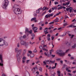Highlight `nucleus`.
<instances>
[{
    "label": "nucleus",
    "instance_id": "nucleus-1",
    "mask_svg": "<svg viewBox=\"0 0 76 76\" xmlns=\"http://www.w3.org/2000/svg\"><path fill=\"white\" fill-rule=\"evenodd\" d=\"M22 51V49L19 50V48H16L15 49V52L16 53V57L17 58L18 61H19L20 58H21V53Z\"/></svg>",
    "mask_w": 76,
    "mask_h": 76
},
{
    "label": "nucleus",
    "instance_id": "nucleus-2",
    "mask_svg": "<svg viewBox=\"0 0 76 76\" xmlns=\"http://www.w3.org/2000/svg\"><path fill=\"white\" fill-rule=\"evenodd\" d=\"M18 5L16 4L14 5L13 7V12L16 15H20L22 13L23 11L20 10L19 8H15L16 7H18Z\"/></svg>",
    "mask_w": 76,
    "mask_h": 76
},
{
    "label": "nucleus",
    "instance_id": "nucleus-3",
    "mask_svg": "<svg viewBox=\"0 0 76 76\" xmlns=\"http://www.w3.org/2000/svg\"><path fill=\"white\" fill-rule=\"evenodd\" d=\"M4 45L7 46L8 43L5 40L2 38H0V47H3Z\"/></svg>",
    "mask_w": 76,
    "mask_h": 76
},
{
    "label": "nucleus",
    "instance_id": "nucleus-4",
    "mask_svg": "<svg viewBox=\"0 0 76 76\" xmlns=\"http://www.w3.org/2000/svg\"><path fill=\"white\" fill-rule=\"evenodd\" d=\"M9 1L7 0H4V3L2 4L3 8L4 9H6L7 6L9 5Z\"/></svg>",
    "mask_w": 76,
    "mask_h": 76
},
{
    "label": "nucleus",
    "instance_id": "nucleus-5",
    "mask_svg": "<svg viewBox=\"0 0 76 76\" xmlns=\"http://www.w3.org/2000/svg\"><path fill=\"white\" fill-rule=\"evenodd\" d=\"M2 55H0V60H1V62L0 63V66H3V61L2 60Z\"/></svg>",
    "mask_w": 76,
    "mask_h": 76
},
{
    "label": "nucleus",
    "instance_id": "nucleus-6",
    "mask_svg": "<svg viewBox=\"0 0 76 76\" xmlns=\"http://www.w3.org/2000/svg\"><path fill=\"white\" fill-rule=\"evenodd\" d=\"M26 43V41L24 40H22L20 41V44L21 45H25Z\"/></svg>",
    "mask_w": 76,
    "mask_h": 76
},
{
    "label": "nucleus",
    "instance_id": "nucleus-7",
    "mask_svg": "<svg viewBox=\"0 0 76 76\" xmlns=\"http://www.w3.org/2000/svg\"><path fill=\"white\" fill-rule=\"evenodd\" d=\"M25 33L26 34V33L27 32L28 33H29V34H31L32 32V31L31 30H30V31H28V29L27 28H26L25 30Z\"/></svg>",
    "mask_w": 76,
    "mask_h": 76
},
{
    "label": "nucleus",
    "instance_id": "nucleus-8",
    "mask_svg": "<svg viewBox=\"0 0 76 76\" xmlns=\"http://www.w3.org/2000/svg\"><path fill=\"white\" fill-rule=\"evenodd\" d=\"M56 53L57 54H58L59 55H60V54L62 53V50H57L56 51Z\"/></svg>",
    "mask_w": 76,
    "mask_h": 76
},
{
    "label": "nucleus",
    "instance_id": "nucleus-9",
    "mask_svg": "<svg viewBox=\"0 0 76 76\" xmlns=\"http://www.w3.org/2000/svg\"><path fill=\"white\" fill-rule=\"evenodd\" d=\"M69 32H69V31H68L67 32V33L68 34L69 36V37H70L71 38H73L74 35H72L71 34H69Z\"/></svg>",
    "mask_w": 76,
    "mask_h": 76
},
{
    "label": "nucleus",
    "instance_id": "nucleus-10",
    "mask_svg": "<svg viewBox=\"0 0 76 76\" xmlns=\"http://www.w3.org/2000/svg\"><path fill=\"white\" fill-rule=\"evenodd\" d=\"M54 50L53 49H52L51 50H50V54L48 55V57H50L51 56V54L52 53V52Z\"/></svg>",
    "mask_w": 76,
    "mask_h": 76
},
{
    "label": "nucleus",
    "instance_id": "nucleus-11",
    "mask_svg": "<svg viewBox=\"0 0 76 76\" xmlns=\"http://www.w3.org/2000/svg\"><path fill=\"white\" fill-rule=\"evenodd\" d=\"M36 19L37 18H36V17H34L31 18V21H33V20H34L35 22H37V20H36Z\"/></svg>",
    "mask_w": 76,
    "mask_h": 76
},
{
    "label": "nucleus",
    "instance_id": "nucleus-12",
    "mask_svg": "<svg viewBox=\"0 0 76 76\" xmlns=\"http://www.w3.org/2000/svg\"><path fill=\"white\" fill-rule=\"evenodd\" d=\"M72 48L74 49L76 48V43H74L73 45L71 46Z\"/></svg>",
    "mask_w": 76,
    "mask_h": 76
},
{
    "label": "nucleus",
    "instance_id": "nucleus-13",
    "mask_svg": "<svg viewBox=\"0 0 76 76\" xmlns=\"http://www.w3.org/2000/svg\"><path fill=\"white\" fill-rule=\"evenodd\" d=\"M66 55V53L64 52H62V53L60 55L61 56H64Z\"/></svg>",
    "mask_w": 76,
    "mask_h": 76
},
{
    "label": "nucleus",
    "instance_id": "nucleus-14",
    "mask_svg": "<svg viewBox=\"0 0 76 76\" xmlns=\"http://www.w3.org/2000/svg\"><path fill=\"white\" fill-rule=\"evenodd\" d=\"M24 45L25 46V47H26V48H27V47H28V46L29 45V43H28V42H26V43Z\"/></svg>",
    "mask_w": 76,
    "mask_h": 76
},
{
    "label": "nucleus",
    "instance_id": "nucleus-15",
    "mask_svg": "<svg viewBox=\"0 0 76 76\" xmlns=\"http://www.w3.org/2000/svg\"><path fill=\"white\" fill-rule=\"evenodd\" d=\"M58 20H59V19H58V18H57L54 20V21L55 22H58Z\"/></svg>",
    "mask_w": 76,
    "mask_h": 76
},
{
    "label": "nucleus",
    "instance_id": "nucleus-16",
    "mask_svg": "<svg viewBox=\"0 0 76 76\" xmlns=\"http://www.w3.org/2000/svg\"><path fill=\"white\" fill-rule=\"evenodd\" d=\"M57 9V7H52V11H53L54 10H56Z\"/></svg>",
    "mask_w": 76,
    "mask_h": 76
},
{
    "label": "nucleus",
    "instance_id": "nucleus-17",
    "mask_svg": "<svg viewBox=\"0 0 76 76\" xmlns=\"http://www.w3.org/2000/svg\"><path fill=\"white\" fill-rule=\"evenodd\" d=\"M32 29H33V30H34V31H37V29H38V28H37V27H34L32 28Z\"/></svg>",
    "mask_w": 76,
    "mask_h": 76
},
{
    "label": "nucleus",
    "instance_id": "nucleus-18",
    "mask_svg": "<svg viewBox=\"0 0 76 76\" xmlns=\"http://www.w3.org/2000/svg\"><path fill=\"white\" fill-rule=\"evenodd\" d=\"M64 26H66V25H67V22H64Z\"/></svg>",
    "mask_w": 76,
    "mask_h": 76
},
{
    "label": "nucleus",
    "instance_id": "nucleus-19",
    "mask_svg": "<svg viewBox=\"0 0 76 76\" xmlns=\"http://www.w3.org/2000/svg\"><path fill=\"white\" fill-rule=\"evenodd\" d=\"M50 62L52 64H54V63H55V60L53 61H50Z\"/></svg>",
    "mask_w": 76,
    "mask_h": 76
},
{
    "label": "nucleus",
    "instance_id": "nucleus-20",
    "mask_svg": "<svg viewBox=\"0 0 76 76\" xmlns=\"http://www.w3.org/2000/svg\"><path fill=\"white\" fill-rule=\"evenodd\" d=\"M72 7H69V12L70 13L72 12Z\"/></svg>",
    "mask_w": 76,
    "mask_h": 76
},
{
    "label": "nucleus",
    "instance_id": "nucleus-21",
    "mask_svg": "<svg viewBox=\"0 0 76 76\" xmlns=\"http://www.w3.org/2000/svg\"><path fill=\"white\" fill-rule=\"evenodd\" d=\"M17 46L18 48H19L20 47V43H18L17 44Z\"/></svg>",
    "mask_w": 76,
    "mask_h": 76
},
{
    "label": "nucleus",
    "instance_id": "nucleus-22",
    "mask_svg": "<svg viewBox=\"0 0 76 76\" xmlns=\"http://www.w3.org/2000/svg\"><path fill=\"white\" fill-rule=\"evenodd\" d=\"M39 70L40 72H42V67H40L39 68Z\"/></svg>",
    "mask_w": 76,
    "mask_h": 76
},
{
    "label": "nucleus",
    "instance_id": "nucleus-23",
    "mask_svg": "<svg viewBox=\"0 0 76 76\" xmlns=\"http://www.w3.org/2000/svg\"><path fill=\"white\" fill-rule=\"evenodd\" d=\"M30 57H33L34 56V54L33 53H32L31 54H30Z\"/></svg>",
    "mask_w": 76,
    "mask_h": 76
},
{
    "label": "nucleus",
    "instance_id": "nucleus-24",
    "mask_svg": "<svg viewBox=\"0 0 76 76\" xmlns=\"http://www.w3.org/2000/svg\"><path fill=\"white\" fill-rule=\"evenodd\" d=\"M53 15V14H50L48 15V17L49 18H50L51 16H52Z\"/></svg>",
    "mask_w": 76,
    "mask_h": 76
},
{
    "label": "nucleus",
    "instance_id": "nucleus-25",
    "mask_svg": "<svg viewBox=\"0 0 76 76\" xmlns=\"http://www.w3.org/2000/svg\"><path fill=\"white\" fill-rule=\"evenodd\" d=\"M63 8V7L61 6L58 8V10H60V9H62Z\"/></svg>",
    "mask_w": 76,
    "mask_h": 76
},
{
    "label": "nucleus",
    "instance_id": "nucleus-26",
    "mask_svg": "<svg viewBox=\"0 0 76 76\" xmlns=\"http://www.w3.org/2000/svg\"><path fill=\"white\" fill-rule=\"evenodd\" d=\"M66 35V33L62 35H61L60 36L61 37H64V36H65Z\"/></svg>",
    "mask_w": 76,
    "mask_h": 76
},
{
    "label": "nucleus",
    "instance_id": "nucleus-27",
    "mask_svg": "<svg viewBox=\"0 0 76 76\" xmlns=\"http://www.w3.org/2000/svg\"><path fill=\"white\" fill-rule=\"evenodd\" d=\"M28 53H29V54H32V52L31 51L28 50Z\"/></svg>",
    "mask_w": 76,
    "mask_h": 76
},
{
    "label": "nucleus",
    "instance_id": "nucleus-28",
    "mask_svg": "<svg viewBox=\"0 0 76 76\" xmlns=\"http://www.w3.org/2000/svg\"><path fill=\"white\" fill-rule=\"evenodd\" d=\"M67 42L66 44L67 45H72L71 43H68V42Z\"/></svg>",
    "mask_w": 76,
    "mask_h": 76
},
{
    "label": "nucleus",
    "instance_id": "nucleus-29",
    "mask_svg": "<svg viewBox=\"0 0 76 76\" xmlns=\"http://www.w3.org/2000/svg\"><path fill=\"white\" fill-rule=\"evenodd\" d=\"M69 50H70V49H68V50H66V51H65V54L66 53H68V52H69Z\"/></svg>",
    "mask_w": 76,
    "mask_h": 76
},
{
    "label": "nucleus",
    "instance_id": "nucleus-30",
    "mask_svg": "<svg viewBox=\"0 0 76 76\" xmlns=\"http://www.w3.org/2000/svg\"><path fill=\"white\" fill-rule=\"evenodd\" d=\"M42 50L43 51H46V52H47V51H48V50L47 49H45V48H43L42 49Z\"/></svg>",
    "mask_w": 76,
    "mask_h": 76
},
{
    "label": "nucleus",
    "instance_id": "nucleus-31",
    "mask_svg": "<svg viewBox=\"0 0 76 76\" xmlns=\"http://www.w3.org/2000/svg\"><path fill=\"white\" fill-rule=\"evenodd\" d=\"M47 40L48 41H50V40H51V39H50V38L49 37H47Z\"/></svg>",
    "mask_w": 76,
    "mask_h": 76
},
{
    "label": "nucleus",
    "instance_id": "nucleus-32",
    "mask_svg": "<svg viewBox=\"0 0 76 76\" xmlns=\"http://www.w3.org/2000/svg\"><path fill=\"white\" fill-rule=\"evenodd\" d=\"M54 3H55V5H56V4H58V2L56 1H55Z\"/></svg>",
    "mask_w": 76,
    "mask_h": 76
},
{
    "label": "nucleus",
    "instance_id": "nucleus-33",
    "mask_svg": "<svg viewBox=\"0 0 76 76\" xmlns=\"http://www.w3.org/2000/svg\"><path fill=\"white\" fill-rule=\"evenodd\" d=\"M50 61H49V60H48L46 61V63L48 64H50Z\"/></svg>",
    "mask_w": 76,
    "mask_h": 76
},
{
    "label": "nucleus",
    "instance_id": "nucleus-34",
    "mask_svg": "<svg viewBox=\"0 0 76 76\" xmlns=\"http://www.w3.org/2000/svg\"><path fill=\"white\" fill-rule=\"evenodd\" d=\"M31 35L32 37H35V35L34 34V33L31 34Z\"/></svg>",
    "mask_w": 76,
    "mask_h": 76
},
{
    "label": "nucleus",
    "instance_id": "nucleus-35",
    "mask_svg": "<svg viewBox=\"0 0 76 76\" xmlns=\"http://www.w3.org/2000/svg\"><path fill=\"white\" fill-rule=\"evenodd\" d=\"M39 48L40 49L42 50V49H43V48L42 47V45H40L39 46Z\"/></svg>",
    "mask_w": 76,
    "mask_h": 76
},
{
    "label": "nucleus",
    "instance_id": "nucleus-36",
    "mask_svg": "<svg viewBox=\"0 0 76 76\" xmlns=\"http://www.w3.org/2000/svg\"><path fill=\"white\" fill-rule=\"evenodd\" d=\"M23 52L24 53H26V49H24L23 50Z\"/></svg>",
    "mask_w": 76,
    "mask_h": 76
},
{
    "label": "nucleus",
    "instance_id": "nucleus-37",
    "mask_svg": "<svg viewBox=\"0 0 76 76\" xmlns=\"http://www.w3.org/2000/svg\"><path fill=\"white\" fill-rule=\"evenodd\" d=\"M45 9H46V7H45L43 8V11H44V10H45Z\"/></svg>",
    "mask_w": 76,
    "mask_h": 76
},
{
    "label": "nucleus",
    "instance_id": "nucleus-38",
    "mask_svg": "<svg viewBox=\"0 0 76 76\" xmlns=\"http://www.w3.org/2000/svg\"><path fill=\"white\" fill-rule=\"evenodd\" d=\"M41 44H44V40L42 41Z\"/></svg>",
    "mask_w": 76,
    "mask_h": 76
},
{
    "label": "nucleus",
    "instance_id": "nucleus-39",
    "mask_svg": "<svg viewBox=\"0 0 76 76\" xmlns=\"http://www.w3.org/2000/svg\"><path fill=\"white\" fill-rule=\"evenodd\" d=\"M36 13H39V10H36Z\"/></svg>",
    "mask_w": 76,
    "mask_h": 76
},
{
    "label": "nucleus",
    "instance_id": "nucleus-40",
    "mask_svg": "<svg viewBox=\"0 0 76 76\" xmlns=\"http://www.w3.org/2000/svg\"><path fill=\"white\" fill-rule=\"evenodd\" d=\"M61 60L60 58H58L56 59V61H59V60Z\"/></svg>",
    "mask_w": 76,
    "mask_h": 76
},
{
    "label": "nucleus",
    "instance_id": "nucleus-41",
    "mask_svg": "<svg viewBox=\"0 0 76 76\" xmlns=\"http://www.w3.org/2000/svg\"><path fill=\"white\" fill-rule=\"evenodd\" d=\"M23 38H26V35H24L23 37Z\"/></svg>",
    "mask_w": 76,
    "mask_h": 76
},
{
    "label": "nucleus",
    "instance_id": "nucleus-42",
    "mask_svg": "<svg viewBox=\"0 0 76 76\" xmlns=\"http://www.w3.org/2000/svg\"><path fill=\"white\" fill-rule=\"evenodd\" d=\"M34 16H37V13H34Z\"/></svg>",
    "mask_w": 76,
    "mask_h": 76
},
{
    "label": "nucleus",
    "instance_id": "nucleus-43",
    "mask_svg": "<svg viewBox=\"0 0 76 76\" xmlns=\"http://www.w3.org/2000/svg\"><path fill=\"white\" fill-rule=\"evenodd\" d=\"M43 64H44L45 65H46V64H47V63H46V62H45V61H44L43 62Z\"/></svg>",
    "mask_w": 76,
    "mask_h": 76
},
{
    "label": "nucleus",
    "instance_id": "nucleus-44",
    "mask_svg": "<svg viewBox=\"0 0 76 76\" xmlns=\"http://www.w3.org/2000/svg\"><path fill=\"white\" fill-rule=\"evenodd\" d=\"M70 4V2L69 1L68 2H67L66 3V5H69V4Z\"/></svg>",
    "mask_w": 76,
    "mask_h": 76
},
{
    "label": "nucleus",
    "instance_id": "nucleus-45",
    "mask_svg": "<svg viewBox=\"0 0 76 76\" xmlns=\"http://www.w3.org/2000/svg\"><path fill=\"white\" fill-rule=\"evenodd\" d=\"M22 37H22V36L20 37H19V39H20V40H21V39H22Z\"/></svg>",
    "mask_w": 76,
    "mask_h": 76
},
{
    "label": "nucleus",
    "instance_id": "nucleus-46",
    "mask_svg": "<svg viewBox=\"0 0 76 76\" xmlns=\"http://www.w3.org/2000/svg\"><path fill=\"white\" fill-rule=\"evenodd\" d=\"M29 62V60H27L26 61V63H27V64H28Z\"/></svg>",
    "mask_w": 76,
    "mask_h": 76
},
{
    "label": "nucleus",
    "instance_id": "nucleus-47",
    "mask_svg": "<svg viewBox=\"0 0 76 76\" xmlns=\"http://www.w3.org/2000/svg\"><path fill=\"white\" fill-rule=\"evenodd\" d=\"M34 53H36L37 52V49H35L34 50Z\"/></svg>",
    "mask_w": 76,
    "mask_h": 76
},
{
    "label": "nucleus",
    "instance_id": "nucleus-48",
    "mask_svg": "<svg viewBox=\"0 0 76 76\" xmlns=\"http://www.w3.org/2000/svg\"><path fill=\"white\" fill-rule=\"evenodd\" d=\"M69 26L70 28H73V25H69Z\"/></svg>",
    "mask_w": 76,
    "mask_h": 76
},
{
    "label": "nucleus",
    "instance_id": "nucleus-49",
    "mask_svg": "<svg viewBox=\"0 0 76 76\" xmlns=\"http://www.w3.org/2000/svg\"><path fill=\"white\" fill-rule=\"evenodd\" d=\"M68 75H69V76H73V75L70 73H68Z\"/></svg>",
    "mask_w": 76,
    "mask_h": 76
},
{
    "label": "nucleus",
    "instance_id": "nucleus-50",
    "mask_svg": "<svg viewBox=\"0 0 76 76\" xmlns=\"http://www.w3.org/2000/svg\"><path fill=\"white\" fill-rule=\"evenodd\" d=\"M29 43L30 44H31V45H33V44L34 43V42L32 43L31 42H29Z\"/></svg>",
    "mask_w": 76,
    "mask_h": 76
},
{
    "label": "nucleus",
    "instance_id": "nucleus-51",
    "mask_svg": "<svg viewBox=\"0 0 76 76\" xmlns=\"http://www.w3.org/2000/svg\"><path fill=\"white\" fill-rule=\"evenodd\" d=\"M58 74H60V71H58L57 72Z\"/></svg>",
    "mask_w": 76,
    "mask_h": 76
},
{
    "label": "nucleus",
    "instance_id": "nucleus-52",
    "mask_svg": "<svg viewBox=\"0 0 76 76\" xmlns=\"http://www.w3.org/2000/svg\"><path fill=\"white\" fill-rule=\"evenodd\" d=\"M45 18H48V15H46L45 16Z\"/></svg>",
    "mask_w": 76,
    "mask_h": 76
},
{
    "label": "nucleus",
    "instance_id": "nucleus-53",
    "mask_svg": "<svg viewBox=\"0 0 76 76\" xmlns=\"http://www.w3.org/2000/svg\"><path fill=\"white\" fill-rule=\"evenodd\" d=\"M66 11H68V10H69V8H67L66 9Z\"/></svg>",
    "mask_w": 76,
    "mask_h": 76
},
{
    "label": "nucleus",
    "instance_id": "nucleus-54",
    "mask_svg": "<svg viewBox=\"0 0 76 76\" xmlns=\"http://www.w3.org/2000/svg\"><path fill=\"white\" fill-rule=\"evenodd\" d=\"M44 54L45 55V56H47V53H46V52H45L44 53Z\"/></svg>",
    "mask_w": 76,
    "mask_h": 76
},
{
    "label": "nucleus",
    "instance_id": "nucleus-55",
    "mask_svg": "<svg viewBox=\"0 0 76 76\" xmlns=\"http://www.w3.org/2000/svg\"><path fill=\"white\" fill-rule=\"evenodd\" d=\"M51 56L53 58H54L55 57V55H52Z\"/></svg>",
    "mask_w": 76,
    "mask_h": 76
},
{
    "label": "nucleus",
    "instance_id": "nucleus-56",
    "mask_svg": "<svg viewBox=\"0 0 76 76\" xmlns=\"http://www.w3.org/2000/svg\"><path fill=\"white\" fill-rule=\"evenodd\" d=\"M76 21V19H74L72 20V22H75Z\"/></svg>",
    "mask_w": 76,
    "mask_h": 76
},
{
    "label": "nucleus",
    "instance_id": "nucleus-57",
    "mask_svg": "<svg viewBox=\"0 0 76 76\" xmlns=\"http://www.w3.org/2000/svg\"><path fill=\"white\" fill-rule=\"evenodd\" d=\"M42 23V21H41L40 22H39L38 24L39 25H40V24H41Z\"/></svg>",
    "mask_w": 76,
    "mask_h": 76
},
{
    "label": "nucleus",
    "instance_id": "nucleus-58",
    "mask_svg": "<svg viewBox=\"0 0 76 76\" xmlns=\"http://www.w3.org/2000/svg\"><path fill=\"white\" fill-rule=\"evenodd\" d=\"M56 67L55 66H53V67H52V69H55V68Z\"/></svg>",
    "mask_w": 76,
    "mask_h": 76
},
{
    "label": "nucleus",
    "instance_id": "nucleus-59",
    "mask_svg": "<svg viewBox=\"0 0 76 76\" xmlns=\"http://www.w3.org/2000/svg\"><path fill=\"white\" fill-rule=\"evenodd\" d=\"M53 23H54V22H52L49 23L50 25H51V24H53Z\"/></svg>",
    "mask_w": 76,
    "mask_h": 76
},
{
    "label": "nucleus",
    "instance_id": "nucleus-60",
    "mask_svg": "<svg viewBox=\"0 0 76 76\" xmlns=\"http://www.w3.org/2000/svg\"><path fill=\"white\" fill-rule=\"evenodd\" d=\"M48 37H51V35H50V34H48L47 35Z\"/></svg>",
    "mask_w": 76,
    "mask_h": 76
},
{
    "label": "nucleus",
    "instance_id": "nucleus-61",
    "mask_svg": "<svg viewBox=\"0 0 76 76\" xmlns=\"http://www.w3.org/2000/svg\"><path fill=\"white\" fill-rule=\"evenodd\" d=\"M23 60H25V59H26V57H24L23 58Z\"/></svg>",
    "mask_w": 76,
    "mask_h": 76
},
{
    "label": "nucleus",
    "instance_id": "nucleus-62",
    "mask_svg": "<svg viewBox=\"0 0 76 76\" xmlns=\"http://www.w3.org/2000/svg\"><path fill=\"white\" fill-rule=\"evenodd\" d=\"M39 62H40L39 61H36V63H39Z\"/></svg>",
    "mask_w": 76,
    "mask_h": 76
},
{
    "label": "nucleus",
    "instance_id": "nucleus-63",
    "mask_svg": "<svg viewBox=\"0 0 76 76\" xmlns=\"http://www.w3.org/2000/svg\"><path fill=\"white\" fill-rule=\"evenodd\" d=\"M71 60H73V59H74V57H71Z\"/></svg>",
    "mask_w": 76,
    "mask_h": 76
},
{
    "label": "nucleus",
    "instance_id": "nucleus-64",
    "mask_svg": "<svg viewBox=\"0 0 76 76\" xmlns=\"http://www.w3.org/2000/svg\"><path fill=\"white\" fill-rule=\"evenodd\" d=\"M63 6H66V3H63Z\"/></svg>",
    "mask_w": 76,
    "mask_h": 76
}]
</instances>
